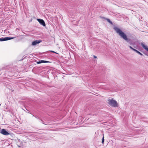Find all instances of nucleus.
Returning <instances> with one entry per match:
<instances>
[{
  "label": "nucleus",
  "instance_id": "13",
  "mask_svg": "<svg viewBox=\"0 0 148 148\" xmlns=\"http://www.w3.org/2000/svg\"><path fill=\"white\" fill-rule=\"evenodd\" d=\"M41 122L43 124H45V125H47V124H45L44 123V121L42 120H41Z\"/></svg>",
  "mask_w": 148,
  "mask_h": 148
},
{
  "label": "nucleus",
  "instance_id": "2",
  "mask_svg": "<svg viewBox=\"0 0 148 148\" xmlns=\"http://www.w3.org/2000/svg\"><path fill=\"white\" fill-rule=\"evenodd\" d=\"M108 104L112 107H117L118 106L117 102L113 99H109L108 100Z\"/></svg>",
  "mask_w": 148,
  "mask_h": 148
},
{
  "label": "nucleus",
  "instance_id": "14",
  "mask_svg": "<svg viewBox=\"0 0 148 148\" xmlns=\"http://www.w3.org/2000/svg\"><path fill=\"white\" fill-rule=\"evenodd\" d=\"M93 57H94V58H97V57L95 56H94Z\"/></svg>",
  "mask_w": 148,
  "mask_h": 148
},
{
  "label": "nucleus",
  "instance_id": "7",
  "mask_svg": "<svg viewBox=\"0 0 148 148\" xmlns=\"http://www.w3.org/2000/svg\"><path fill=\"white\" fill-rule=\"evenodd\" d=\"M129 47L132 50L136 52V53L139 54L141 56H143V54L137 50L133 48L131 46H129Z\"/></svg>",
  "mask_w": 148,
  "mask_h": 148
},
{
  "label": "nucleus",
  "instance_id": "11",
  "mask_svg": "<svg viewBox=\"0 0 148 148\" xmlns=\"http://www.w3.org/2000/svg\"><path fill=\"white\" fill-rule=\"evenodd\" d=\"M104 135H103L102 138V143L103 144L104 143Z\"/></svg>",
  "mask_w": 148,
  "mask_h": 148
},
{
  "label": "nucleus",
  "instance_id": "16",
  "mask_svg": "<svg viewBox=\"0 0 148 148\" xmlns=\"http://www.w3.org/2000/svg\"><path fill=\"white\" fill-rule=\"evenodd\" d=\"M145 54L146 55H147V56H148V53H145Z\"/></svg>",
  "mask_w": 148,
  "mask_h": 148
},
{
  "label": "nucleus",
  "instance_id": "1",
  "mask_svg": "<svg viewBox=\"0 0 148 148\" xmlns=\"http://www.w3.org/2000/svg\"><path fill=\"white\" fill-rule=\"evenodd\" d=\"M114 29L120 37L127 42L129 44L132 45H134V43L133 42L130 38H128L126 34L119 28L116 27H114Z\"/></svg>",
  "mask_w": 148,
  "mask_h": 148
},
{
  "label": "nucleus",
  "instance_id": "3",
  "mask_svg": "<svg viewBox=\"0 0 148 148\" xmlns=\"http://www.w3.org/2000/svg\"><path fill=\"white\" fill-rule=\"evenodd\" d=\"M14 38V37H6L5 38L2 37L0 38V41H3L12 39Z\"/></svg>",
  "mask_w": 148,
  "mask_h": 148
},
{
  "label": "nucleus",
  "instance_id": "6",
  "mask_svg": "<svg viewBox=\"0 0 148 148\" xmlns=\"http://www.w3.org/2000/svg\"><path fill=\"white\" fill-rule=\"evenodd\" d=\"M41 41H42L41 40H36L32 42V45L33 46H35L40 43Z\"/></svg>",
  "mask_w": 148,
  "mask_h": 148
},
{
  "label": "nucleus",
  "instance_id": "4",
  "mask_svg": "<svg viewBox=\"0 0 148 148\" xmlns=\"http://www.w3.org/2000/svg\"><path fill=\"white\" fill-rule=\"evenodd\" d=\"M37 20L41 25H42L43 26H46L45 23L43 19L37 18Z\"/></svg>",
  "mask_w": 148,
  "mask_h": 148
},
{
  "label": "nucleus",
  "instance_id": "8",
  "mask_svg": "<svg viewBox=\"0 0 148 148\" xmlns=\"http://www.w3.org/2000/svg\"><path fill=\"white\" fill-rule=\"evenodd\" d=\"M141 45L144 49L148 51V48L146 45L144 44L143 42L141 43Z\"/></svg>",
  "mask_w": 148,
  "mask_h": 148
},
{
  "label": "nucleus",
  "instance_id": "10",
  "mask_svg": "<svg viewBox=\"0 0 148 148\" xmlns=\"http://www.w3.org/2000/svg\"><path fill=\"white\" fill-rule=\"evenodd\" d=\"M41 63H49L50 62L49 61L44 60H41Z\"/></svg>",
  "mask_w": 148,
  "mask_h": 148
},
{
  "label": "nucleus",
  "instance_id": "9",
  "mask_svg": "<svg viewBox=\"0 0 148 148\" xmlns=\"http://www.w3.org/2000/svg\"><path fill=\"white\" fill-rule=\"evenodd\" d=\"M103 18H104L105 19H106L108 21V22L110 23V24H112V22L110 20V19L107 18H105V17H103Z\"/></svg>",
  "mask_w": 148,
  "mask_h": 148
},
{
  "label": "nucleus",
  "instance_id": "12",
  "mask_svg": "<svg viewBox=\"0 0 148 148\" xmlns=\"http://www.w3.org/2000/svg\"><path fill=\"white\" fill-rule=\"evenodd\" d=\"M37 63L38 64H40L41 63V60H39V61L37 62Z\"/></svg>",
  "mask_w": 148,
  "mask_h": 148
},
{
  "label": "nucleus",
  "instance_id": "15",
  "mask_svg": "<svg viewBox=\"0 0 148 148\" xmlns=\"http://www.w3.org/2000/svg\"><path fill=\"white\" fill-rule=\"evenodd\" d=\"M51 51L53 53H56V52H55L53 51Z\"/></svg>",
  "mask_w": 148,
  "mask_h": 148
},
{
  "label": "nucleus",
  "instance_id": "5",
  "mask_svg": "<svg viewBox=\"0 0 148 148\" xmlns=\"http://www.w3.org/2000/svg\"><path fill=\"white\" fill-rule=\"evenodd\" d=\"M0 133L5 135H8L10 134L5 129H2L1 132H0Z\"/></svg>",
  "mask_w": 148,
  "mask_h": 148
}]
</instances>
